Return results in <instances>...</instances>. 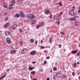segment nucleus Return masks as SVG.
Returning <instances> with one entry per match:
<instances>
[{
  "label": "nucleus",
  "mask_w": 80,
  "mask_h": 80,
  "mask_svg": "<svg viewBox=\"0 0 80 80\" xmlns=\"http://www.w3.org/2000/svg\"><path fill=\"white\" fill-rule=\"evenodd\" d=\"M62 77H63V78H65V77H66V76H65V75H64Z\"/></svg>",
  "instance_id": "39"
},
{
  "label": "nucleus",
  "mask_w": 80,
  "mask_h": 80,
  "mask_svg": "<svg viewBox=\"0 0 80 80\" xmlns=\"http://www.w3.org/2000/svg\"><path fill=\"white\" fill-rule=\"evenodd\" d=\"M59 48H61V47H62V45H59Z\"/></svg>",
  "instance_id": "50"
},
{
  "label": "nucleus",
  "mask_w": 80,
  "mask_h": 80,
  "mask_svg": "<svg viewBox=\"0 0 80 80\" xmlns=\"http://www.w3.org/2000/svg\"><path fill=\"white\" fill-rule=\"evenodd\" d=\"M4 28H7V25H5L4 26Z\"/></svg>",
  "instance_id": "49"
},
{
  "label": "nucleus",
  "mask_w": 80,
  "mask_h": 80,
  "mask_svg": "<svg viewBox=\"0 0 80 80\" xmlns=\"http://www.w3.org/2000/svg\"><path fill=\"white\" fill-rule=\"evenodd\" d=\"M10 34V32H7L5 33V35L6 36H8V35H9Z\"/></svg>",
  "instance_id": "14"
},
{
  "label": "nucleus",
  "mask_w": 80,
  "mask_h": 80,
  "mask_svg": "<svg viewBox=\"0 0 80 80\" xmlns=\"http://www.w3.org/2000/svg\"><path fill=\"white\" fill-rule=\"evenodd\" d=\"M44 64H47V61H45L43 62Z\"/></svg>",
  "instance_id": "36"
},
{
  "label": "nucleus",
  "mask_w": 80,
  "mask_h": 80,
  "mask_svg": "<svg viewBox=\"0 0 80 80\" xmlns=\"http://www.w3.org/2000/svg\"><path fill=\"white\" fill-rule=\"evenodd\" d=\"M56 69H57L56 67H55L53 68V70H56Z\"/></svg>",
  "instance_id": "43"
},
{
  "label": "nucleus",
  "mask_w": 80,
  "mask_h": 80,
  "mask_svg": "<svg viewBox=\"0 0 80 80\" xmlns=\"http://www.w3.org/2000/svg\"><path fill=\"white\" fill-rule=\"evenodd\" d=\"M18 17H20V15L18 13H17L14 16L15 18H18Z\"/></svg>",
  "instance_id": "11"
},
{
  "label": "nucleus",
  "mask_w": 80,
  "mask_h": 80,
  "mask_svg": "<svg viewBox=\"0 0 80 80\" xmlns=\"http://www.w3.org/2000/svg\"><path fill=\"white\" fill-rule=\"evenodd\" d=\"M41 27V25H37L36 26L37 28H38L39 27Z\"/></svg>",
  "instance_id": "27"
},
{
  "label": "nucleus",
  "mask_w": 80,
  "mask_h": 80,
  "mask_svg": "<svg viewBox=\"0 0 80 80\" xmlns=\"http://www.w3.org/2000/svg\"><path fill=\"white\" fill-rule=\"evenodd\" d=\"M35 20H32L31 22H30L31 24H33L34 23H35Z\"/></svg>",
  "instance_id": "15"
},
{
  "label": "nucleus",
  "mask_w": 80,
  "mask_h": 80,
  "mask_svg": "<svg viewBox=\"0 0 80 80\" xmlns=\"http://www.w3.org/2000/svg\"><path fill=\"white\" fill-rule=\"evenodd\" d=\"M58 4L59 5L60 7H61L62 6V2L60 1V2H58Z\"/></svg>",
  "instance_id": "21"
},
{
  "label": "nucleus",
  "mask_w": 80,
  "mask_h": 80,
  "mask_svg": "<svg viewBox=\"0 0 80 80\" xmlns=\"http://www.w3.org/2000/svg\"><path fill=\"white\" fill-rule=\"evenodd\" d=\"M42 43H43V40H41V44H42Z\"/></svg>",
  "instance_id": "48"
},
{
  "label": "nucleus",
  "mask_w": 80,
  "mask_h": 80,
  "mask_svg": "<svg viewBox=\"0 0 80 80\" xmlns=\"http://www.w3.org/2000/svg\"><path fill=\"white\" fill-rule=\"evenodd\" d=\"M62 14L63 13H62V12H60L58 16V18L60 17V16H61V15H62Z\"/></svg>",
  "instance_id": "17"
},
{
  "label": "nucleus",
  "mask_w": 80,
  "mask_h": 80,
  "mask_svg": "<svg viewBox=\"0 0 80 80\" xmlns=\"http://www.w3.org/2000/svg\"><path fill=\"white\" fill-rule=\"evenodd\" d=\"M50 80V78H47V80Z\"/></svg>",
  "instance_id": "57"
},
{
  "label": "nucleus",
  "mask_w": 80,
  "mask_h": 80,
  "mask_svg": "<svg viewBox=\"0 0 80 80\" xmlns=\"http://www.w3.org/2000/svg\"><path fill=\"white\" fill-rule=\"evenodd\" d=\"M16 53V51H15V50L11 51L10 52L11 54H13V53Z\"/></svg>",
  "instance_id": "13"
},
{
  "label": "nucleus",
  "mask_w": 80,
  "mask_h": 80,
  "mask_svg": "<svg viewBox=\"0 0 80 80\" xmlns=\"http://www.w3.org/2000/svg\"><path fill=\"white\" fill-rule=\"evenodd\" d=\"M60 34H61V35H64V33L63 32H60Z\"/></svg>",
  "instance_id": "42"
},
{
  "label": "nucleus",
  "mask_w": 80,
  "mask_h": 80,
  "mask_svg": "<svg viewBox=\"0 0 80 80\" xmlns=\"http://www.w3.org/2000/svg\"><path fill=\"white\" fill-rule=\"evenodd\" d=\"M19 32H20V33H22V31L21 29H19Z\"/></svg>",
  "instance_id": "34"
},
{
  "label": "nucleus",
  "mask_w": 80,
  "mask_h": 80,
  "mask_svg": "<svg viewBox=\"0 0 80 80\" xmlns=\"http://www.w3.org/2000/svg\"><path fill=\"white\" fill-rule=\"evenodd\" d=\"M7 12H4V15L5 16H6V15H7Z\"/></svg>",
  "instance_id": "28"
},
{
  "label": "nucleus",
  "mask_w": 80,
  "mask_h": 80,
  "mask_svg": "<svg viewBox=\"0 0 80 80\" xmlns=\"http://www.w3.org/2000/svg\"><path fill=\"white\" fill-rule=\"evenodd\" d=\"M7 25L8 26H9L10 25V23H6Z\"/></svg>",
  "instance_id": "37"
},
{
  "label": "nucleus",
  "mask_w": 80,
  "mask_h": 80,
  "mask_svg": "<svg viewBox=\"0 0 80 80\" xmlns=\"http://www.w3.org/2000/svg\"><path fill=\"white\" fill-rule=\"evenodd\" d=\"M6 41L8 43H11V41L9 38H7L6 39Z\"/></svg>",
  "instance_id": "6"
},
{
  "label": "nucleus",
  "mask_w": 80,
  "mask_h": 80,
  "mask_svg": "<svg viewBox=\"0 0 80 80\" xmlns=\"http://www.w3.org/2000/svg\"><path fill=\"white\" fill-rule=\"evenodd\" d=\"M78 17V16H74L73 17V18H75V21L76 20V18H77Z\"/></svg>",
  "instance_id": "31"
},
{
  "label": "nucleus",
  "mask_w": 80,
  "mask_h": 80,
  "mask_svg": "<svg viewBox=\"0 0 80 80\" xmlns=\"http://www.w3.org/2000/svg\"><path fill=\"white\" fill-rule=\"evenodd\" d=\"M56 77H58V78H60V77H61V76H62V75L59 72H57L56 74Z\"/></svg>",
  "instance_id": "4"
},
{
  "label": "nucleus",
  "mask_w": 80,
  "mask_h": 80,
  "mask_svg": "<svg viewBox=\"0 0 80 80\" xmlns=\"http://www.w3.org/2000/svg\"><path fill=\"white\" fill-rule=\"evenodd\" d=\"M22 2H23V1H22V0H18L17 1V3H18V4H21L22 3Z\"/></svg>",
  "instance_id": "8"
},
{
  "label": "nucleus",
  "mask_w": 80,
  "mask_h": 80,
  "mask_svg": "<svg viewBox=\"0 0 80 80\" xmlns=\"http://www.w3.org/2000/svg\"><path fill=\"white\" fill-rule=\"evenodd\" d=\"M75 9V6H73L72 8V10L71 11H73V10H74Z\"/></svg>",
  "instance_id": "26"
},
{
  "label": "nucleus",
  "mask_w": 80,
  "mask_h": 80,
  "mask_svg": "<svg viewBox=\"0 0 80 80\" xmlns=\"http://www.w3.org/2000/svg\"><path fill=\"white\" fill-rule=\"evenodd\" d=\"M72 75H75V72H72Z\"/></svg>",
  "instance_id": "40"
},
{
  "label": "nucleus",
  "mask_w": 80,
  "mask_h": 80,
  "mask_svg": "<svg viewBox=\"0 0 80 80\" xmlns=\"http://www.w3.org/2000/svg\"><path fill=\"white\" fill-rule=\"evenodd\" d=\"M35 67H33V68H32V70H33V69H34L35 68Z\"/></svg>",
  "instance_id": "56"
},
{
  "label": "nucleus",
  "mask_w": 80,
  "mask_h": 80,
  "mask_svg": "<svg viewBox=\"0 0 80 80\" xmlns=\"http://www.w3.org/2000/svg\"><path fill=\"white\" fill-rule=\"evenodd\" d=\"M17 25L16 24H14L13 25L12 28V29L15 30V28H17Z\"/></svg>",
  "instance_id": "9"
},
{
  "label": "nucleus",
  "mask_w": 80,
  "mask_h": 80,
  "mask_svg": "<svg viewBox=\"0 0 80 80\" xmlns=\"http://www.w3.org/2000/svg\"><path fill=\"white\" fill-rule=\"evenodd\" d=\"M36 52H37V51H35V50L32 51L31 52L30 55L33 56V55H35Z\"/></svg>",
  "instance_id": "3"
},
{
  "label": "nucleus",
  "mask_w": 80,
  "mask_h": 80,
  "mask_svg": "<svg viewBox=\"0 0 80 80\" xmlns=\"http://www.w3.org/2000/svg\"><path fill=\"white\" fill-rule=\"evenodd\" d=\"M4 76H2V78H1V79L2 80V79H3V78H4L3 77Z\"/></svg>",
  "instance_id": "58"
},
{
  "label": "nucleus",
  "mask_w": 80,
  "mask_h": 80,
  "mask_svg": "<svg viewBox=\"0 0 80 80\" xmlns=\"http://www.w3.org/2000/svg\"><path fill=\"white\" fill-rule=\"evenodd\" d=\"M3 78H4V77H6V74H5L3 76Z\"/></svg>",
  "instance_id": "54"
},
{
  "label": "nucleus",
  "mask_w": 80,
  "mask_h": 80,
  "mask_svg": "<svg viewBox=\"0 0 80 80\" xmlns=\"http://www.w3.org/2000/svg\"><path fill=\"white\" fill-rule=\"evenodd\" d=\"M69 13L70 15L71 16H75L76 14H75V12H74V11H70L69 12Z\"/></svg>",
  "instance_id": "2"
},
{
  "label": "nucleus",
  "mask_w": 80,
  "mask_h": 80,
  "mask_svg": "<svg viewBox=\"0 0 80 80\" xmlns=\"http://www.w3.org/2000/svg\"><path fill=\"white\" fill-rule=\"evenodd\" d=\"M44 24H45V23L44 22H42L41 23V25L42 26H43V25H44Z\"/></svg>",
  "instance_id": "32"
},
{
  "label": "nucleus",
  "mask_w": 80,
  "mask_h": 80,
  "mask_svg": "<svg viewBox=\"0 0 80 80\" xmlns=\"http://www.w3.org/2000/svg\"><path fill=\"white\" fill-rule=\"evenodd\" d=\"M49 12L50 11H49V10H45L44 13L46 15H48Z\"/></svg>",
  "instance_id": "7"
},
{
  "label": "nucleus",
  "mask_w": 80,
  "mask_h": 80,
  "mask_svg": "<svg viewBox=\"0 0 80 80\" xmlns=\"http://www.w3.org/2000/svg\"><path fill=\"white\" fill-rule=\"evenodd\" d=\"M9 70H10V69H6V71H7V72H8V71H9Z\"/></svg>",
  "instance_id": "47"
},
{
  "label": "nucleus",
  "mask_w": 80,
  "mask_h": 80,
  "mask_svg": "<svg viewBox=\"0 0 80 80\" xmlns=\"http://www.w3.org/2000/svg\"><path fill=\"white\" fill-rule=\"evenodd\" d=\"M8 19V17H7L5 19V21H7V20Z\"/></svg>",
  "instance_id": "35"
},
{
  "label": "nucleus",
  "mask_w": 80,
  "mask_h": 80,
  "mask_svg": "<svg viewBox=\"0 0 80 80\" xmlns=\"http://www.w3.org/2000/svg\"><path fill=\"white\" fill-rule=\"evenodd\" d=\"M47 59H49V58H50V57H47Z\"/></svg>",
  "instance_id": "52"
},
{
  "label": "nucleus",
  "mask_w": 80,
  "mask_h": 80,
  "mask_svg": "<svg viewBox=\"0 0 80 80\" xmlns=\"http://www.w3.org/2000/svg\"><path fill=\"white\" fill-rule=\"evenodd\" d=\"M35 63V62H32V63Z\"/></svg>",
  "instance_id": "64"
},
{
  "label": "nucleus",
  "mask_w": 80,
  "mask_h": 80,
  "mask_svg": "<svg viewBox=\"0 0 80 80\" xmlns=\"http://www.w3.org/2000/svg\"><path fill=\"white\" fill-rule=\"evenodd\" d=\"M30 42L32 43H33L34 42V40H33V39H31L30 40Z\"/></svg>",
  "instance_id": "16"
},
{
  "label": "nucleus",
  "mask_w": 80,
  "mask_h": 80,
  "mask_svg": "<svg viewBox=\"0 0 80 80\" xmlns=\"http://www.w3.org/2000/svg\"><path fill=\"white\" fill-rule=\"evenodd\" d=\"M27 17H28V18H30L31 19H33L35 17V16L33 14H31L28 15L27 16Z\"/></svg>",
  "instance_id": "1"
},
{
  "label": "nucleus",
  "mask_w": 80,
  "mask_h": 80,
  "mask_svg": "<svg viewBox=\"0 0 80 80\" xmlns=\"http://www.w3.org/2000/svg\"><path fill=\"white\" fill-rule=\"evenodd\" d=\"M78 24V22L76 21L75 22H74V25L75 26H77Z\"/></svg>",
  "instance_id": "18"
},
{
  "label": "nucleus",
  "mask_w": 80,
  "mask_h": 80,
  "mask_svg": "<svg viewBox=\"0 0 80 80\" xmlns=\"http://www.w3.org/2000/svg\"><path fill=\"white\" fill-rule=\"evenodd\" d=\"M35 43H36V44H37V41H36Z\"/></svg>",
  "instance_id": "60"
},
{
  "label": "nucleus",
  "mask_w": 80,
  "mask_h": 80,
  "mask_svg": "<svg viewBox=\"0 0 80 80\" xmlns=\"http://www.w3.org/2000/svg\"><path fill=\"white\" fill-rule=\"evenodd\" d=\"M19 14L20 16H21V17H22V18L25 17V15H23L22 11H21V12H20L19 13Z\"/></svg>",
  "instance_id": "5"
},
{
  "label": "nucleus",
  "mask_w": 80,
  "mask_h": 80,
  "mask_svg": "<svg viewBox=\"0 0 80 80\" xmlns=\"http://www.w3.org/2000/svg\"><path fill=\"white\" fill-rule=\"evenodd\" d=\"M9 9L10 10L11 9H12V7H10L9 8Z\"/></svg>",
  "instance_id": "51"
},
{
  "label": "nucleus",
  "mask_w": 80,
  "mask_h": 80,
  "mask_svg": "<svg viewBox=\"0 0 80 80\" xmlns=\"http://www.w3.org/2000/svg\"><path fill=\"white\" fill-rule=\"evenodd\" d=\"M32 80H37V78H34Z\"/></svg>",
  "instance_id": "53"
},
{
  "label": "nucleus",
  "mask_w": 80,
  "mask_h": 80,
  "mask_svg": "<svg viewBox=\"0 0 80 80\" xmlns=\"http://www.w3.org/2000/svg\"><path fill=\"white\" fill-rule=\"evenodd\" d=\"M28 70L30 71L31 70H32V68L31 67V66H29V67Z\"/></svg>",
  "instance_id": "22"
},
{
  "label": "nucleus",
  "mask_w": 80,
  "mask_h": 80,
  "mask_svg": "<svg viewBox=\"0 0 80 80\" xmlns=\"http://www.w3.org/2000/svg\"><path fill=\"white\" fill-rule=\"evenodd\" d=\"M73 67H76V63H74Z\"/></svg>",
  "instance_id": "38"
},
{
  "label": "nucleus",
  "mask_w": 80,
  "mask_h": 80,
  "mask_svg": "<svg viewBox=\"0 0 80 80\" xmlns=\"http://www.w3.org/2000/svg\"><path fill=\"white\" fill-rule=\"evenodd\" d=\"M41 48H42V49H44L45 48V47L43 46H42V47H41Z\"/></svg>",
  "instance_id": "45"
},
{
  "label": "nucleus",
  "mask_w": 80,
  "mask_h": 80,
  "mask_svg": "<svg viewBox=\"0 0 80 80\" xmlns=\"http://www.w3.org/2000/svg\"><path fill=\"white\" fill-rule=\"evenodd\" d=\"M50 16L49 17V18H51L52 17V13L51 12L50 13Z\"/></svg>",
  "instance_id": "29"
},
{
  "label": "nucleus",
  "mask_w": 80,
  "mask_h": 80,
  "mask_svg": "<svg viewBox=\"0 0 80 80\" xmlns=\"http://www.w3.org/2000/svg\"><path fill=\"white\" fill-rule=\"evenodd\" d=\"M55 17H56V16H55V17H54V18H55V20H58H58H60V19H59V18H57V19H56V18H55Z\"/></svg>",
  "instance_id": "33"
},
{
  "label": "nucleus",
  "mask_w": 80,
  "mask_h": 80,
  "mask_svg": "<svg viewBox=\"0 0 80 80\" xmlns=\"http://www.w3.org/2000/svg\"><path fill=\"white\" fill-rule=\"evenodd\" d=\"M15 1L13 0L11 2V3L12 5H13L15 4Z\"/></svg>",
  "instance_id": "19"
},
{
  "label": "nucleus",
  "mask_w": 80,
  "mask_h": 80,
  "mask_svg": "<svg viewBox=\"0 0 80 80\" xmlns=\"http://www.w3.org/2000/svg\"><path fill=\"white\" fill-rule=\"evenodd\" d=\"M77 52H78V50H76L75 51H72V52L73 53V54H74L75 53H77Z\"/></svg>",
  "instance_id": "20"
},
{
  "label": "nucleus",
  "mask_w": 80,
  "mask_h": 80,
  "mask_svg": "<svg viewBox=\"0 0 80 80\" xmlns=\"http://www.w3.org/2000/svg\"><path fill=\"white\" fill-rule=\"evenodd\" d=\"M56 78V77H55V76H54L53 77V79H55Z\"/></svg>",
  "instance_id": "44"
},
{
  "label": "nucleus",
  "mask_w": 80,
  "mask_h": 80,
  "mask_svg": "<svg viewBox=\"0 0 80 80\" xmlns=\"http://www.w3.org/2000/svg\"><path fill=\"white\" fill-rule=\"evenodd\" d=\"M35 71H32L31 72V74H32V75H35Z\"/></svg>",
  "instance_id": "23"
},
{
  "label": "nucleus",
  "mask_w": 80,
  "mask_h": 80,
  "mask_svg": "<svg viewBox=\"0 0 80 80\" xmlns=\"http://www.w3.org/2000/svg\"><path fill=\"white\" fill-rule=\"evenodd\" d=\"M69 20L70 21H75V19L74 18H71L69 19Z\"/></svg>",
  "instance_id": "12"
},
{
  "label": "nucleus",
  "mask_w": 80,
  "mask_h": 80,
  "mask_svg": "<svg viewBox=\"0 0 80 80\" xmlns=\"http://www.w3.org/2000/svg\"><path fill=\"white\" fill-rule=\"evenodd\" d=\"M19 43L20 45H22V44H23V42H22V41H19Z\"/></svg>",
  "instance_id": "30"
},
{
  "label": "nucleus",
  "mask_w": 80,
  "mask_h": 80,
  "mask_svg": "<svg viewBox=\"0 0 80 80\" xmlns=\"http://www.w3.org/2000/svg\"><path fill=\"white\" fill-rule=\"evenodd\" d=\"M50 72H51V73H52V70H50Z\"/></svg>",
  "instance_id": "59"
},
{
  "label": "nucleus",
  "mask_w": 80,
  "mask_h": 80,
  "mask_svg": "<svg viewBox=\"0 0 80 80\" xmlns=\"http://www.w3.org/2000/svg\"><path fill=\"white\" fill-rule=\"evenodd\" d=\"M3 6L5 8H7V5L6 3H4Z\"/></svg>",
  "instance_id": "24"
},
{
  "label": "nucleus",
  "mask_w": 80,
  "mask_h": 80,
  "mask_svg": "<svg viewBox=\"0 0 80 80\" xmlns=\"http://www.w3.org/2000/svg\"><path fill=\"white\" fill-rule=\"evenodd\" d=\"M80 52H78L77 54V56H78V55H80Z\"/></svg>",
  "instance_id": "46"
},
{
  "label": "nucleus",
  "mask_w": 80,
  "mask_h": 80,
  "mask_svg": "<svg viewBox=\"0 0 80 80\" xmlns=\"http://www.w3.org/2000/svg\"><path fill=\"white\" fill-rule=\"evenodd\" d=\"M27 50L26 49H24L22 51V53H25L27 52Z\"/></svg>",
  "instance_id": "10"
},
{
  "label": "nucleus",
  "mask_w": 80,
  "mask_h": 80,
  "mask_svg": "<svg viewBox=\"0 0 80 80\" xmlns=\"http://www.w3.org/2000/svg\"><path fill=\"white\" fill-rule=\"evenodd\" d=\"M9 7H12V5H11V4H10V5H9Z\"/></svg>",
  "instance_id": "61"
},
{
  "label": "nucleus",
  "mask_w": 80,
  "mask_h": 80,
  "mask_svg": "<svg viewBox=\"0 0 80 80\" xmlns=\"http://www.w3.org/2000/svg\"><path fill=\"white\" fill-rule=\"evenodd\" d=\"M78 8L79 9H80V6H79Z\"/></svg>",
  "instance_id": "63"
},
{
  "label": "nucleus",
  "mask_w": 80,
  "mask_h": 80,
  "mask_svg": "<svg viewBox=\"0 0 80 80\" xmlns=\"http://www.w3.org/2000/svg\"><path fill=\"white\" fill-rule=\"evenodd\" d=\"M57 24H58V25H60V22L58 21L57 22Z\"/></svg>",
  "instance_id": "41"
},
{
  "label": "nucleus",
  "mask_w": 80,
  "mask_h": 80,
  "mask_svg": "<svg viewBox=\"0 0 80 80\" xmlns=\"http://www.w3.org/2000/svg\"><path fill=\"white\" fill-rule=\"evenodd\" d=\"M77 64H79V62H77Z\"/></svg>",
  "instance_id": "62"
},
{
  "label": "nucleus",
  "mask_w": 80,
  "mask_h": 80,
  "mask_svg": "<svg viewBox=\"0 0 80 80\" xmlns=\"http://www.w3.org/2000/svg\"><path fill=\"white\" fill-rule=\"evenodd\" d=\"M78 13H80V9H79V10L78 11Z\"/></svg>",
  "instance_id": "55"
},
{
  "label": "nucleus",
  "mask_w": 80,
  "mask_h": 80,
  "mask_svg": "<svg viewBox=\"0 0 80 80\" xmlns=\"http://www.w3.org/2000/svg\"><path fill=\"white\" fill-rule=\"evenodd\" d=\"M52 38H50L49 40V42L50 43H52Z\"/></svg>",
  "instance_id": "25"
}]
</instances>
